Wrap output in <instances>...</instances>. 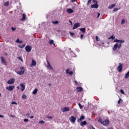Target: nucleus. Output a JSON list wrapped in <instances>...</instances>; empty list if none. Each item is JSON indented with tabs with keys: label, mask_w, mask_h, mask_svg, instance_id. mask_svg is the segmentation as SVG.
I'll use <instances>...</instances> for the list:
<instances>
[{
	"label": "nucleus",
	"mask_w": 129,
	"mask_h": 129,
	"mask_svg": "<svg viewBox=\"0 0 129 129\" xmlns=\"http://www.w3.org/2000/svg\"><path fill=\"white\" fill-rule=\"evenodd\" d=\"M98 122H100L101 124H103L104 126H107L108 124H109V119H105L103 121V119H102L101 117H99L98 119Z\"/></svg>",
	"instance_id": "f257e3e1"
},
{
	"label": "nucleus",
	"mask_w": 129,
	"mask_h": 129,
	"mask_svg": "<svg viewBox=\"0 0 129 129\" xmlns=\"http://www.w3.org/2000/svg\"><path fill=\"white\" fill-rule=\"evenodd\" d=\"M20 71H18L17 72V74L19 75H23L25 73V69L24 67H21L20 68Z\"/></svg>",
	"instance_id": "f03ea898"
},
{
	"label": "nucleus",
	"mask_w": 129,
	"mask_h": 129,
	"mask_svg": "<svg viewBox=\"0 0 129 129\" xmlns=\"http://www.w3.org/2000/svg\"><path fill=\"white\" fill-rule=\"evenodd\" d=\"M0 59L1 60V63H2V64H4V65H5V66H7V65H8V63H7V61H6L5 57H4L3 56H1L0 57Z\"/></svg>",
	"instance_id": "7ed1b4c3"
},
{
	"label": "nucleus",
	"mask_w": 129,
	"mask_h": 129,
	"mask_svg": "<svg viewBox=\"0 0 129 129\" xmlns=\"http://www.w3.org/2000/svg\"><path fill=\"white\" fill-rule=\"evenodd\" d=\"M25 50L28 52L29 53L31 51H32V46L30 45H27L25 48Z\"/></svg>",
	"instance_id": "20e7f679"
},
{
	"label": "nucleus",
	"mask_w": 129,
	"mask_h": 129,
	"mask_svg": "<svg viewBox=\"0 0 129 129\" xmlns=\"http://www.w3.org/2000/svg\"><path fill=\"white\" fill-rule=\"evenodd\" d=\"M61 110L62 112H66L67 111H69L70 110V108H69V107H64L62 108Z\"/></svg>",
	"instance_id": "39448f33"
},
{
	"label": "nucleus",
	"mask_w": 129,
	"mask_h": 129,
	"mask_svg": "<svg viewBox=\"0 0 129 129\" xmlns=\"http://www.w3.org/2000/svg\"><path fill=\"white\" fill-rule=\"evenodd\" d=\"M117 70L118 72L122 71V64L121 63H119V66L117 68Z\"/></svg>",
	"instance_id": "423d86ee"
},
{
	"label": "nucleus",
	"mask_w": 129,
	"mask_h": 129,
	"mask_svg": "<svg viewBox=\"0 0 129 129\" xmlns=\"http://www.w3.org/2000/svg\"><path fill=\"white\" fill-rule=\"evenodd\" d=\"M71 122H73V123H74L76 121V118L74 117V116H72L70 118Z\"/></svg>",
	"instance_id": "0eeeda50"
},
{
	"label": "nucleus",
	"mask_w": 129,
	"mask_h": 129,
	"mask_svg": "<svg viewBox=\"0 0 129 129\" xmlns=\"http://www.w3.org/2000/svg\"><path fill=\"white\" fill-rule=\"evenodd\" d=\"M15 88V86H10L9 87H6V89H8L9 91H13Z\"/></svg>",
	"instance_id": "6e6552de"
},
{
	"label": "nucleus",
	"mask_w": 129,
	"mask_h": 129,
	"mask_svg": "<svg viewBox=\"0 0 129 129\" xmlns=\"http://www.w3.org/2000/svg\"><path fill=\"white\" fill-rule=\"evenodd\" d=\"M78 27H80V23H75L74 25V27H73V30H75V29H77Z\"/></svg>",
	"instance_id": "1a4fd4ad"
},
{
	"label": "nucleus",
	"mask_w": 129,
	"mask_h": 129,
	"mask_svg": "<svg viewBox=\"0 0 129 129\" xmlns=\"http://www.w3.org/2000/svg\"><path fill=\"white\" fill-rule=\"evenodd\" d=\"M15 82V79H10L7 82L8 84H13Z\"/></svg>",
	"instance_id": "9d476101"
},
{
	"label": "nucleus",
	"mask_w": 129,
	"mask_h": 129,
	"mask_svg": "<svg viewBox=\"0 0 129 129\" xmlns=\"http://www.w3.org/2000/svg\"><path fill=\"white\" fill-rule=\"evenodd\" d=\"M20 86L21 87V91H24L25 90V89L26 88V87H25V84L21 83L20 84Z\"/></svg>",
	"instance_id": "9b49d317"
},
{
	"label": "nucleus",
	"mask_w": 129,
	"mask_h": 129,
	"mask_svg": "<svg viewBox=\"0 0 129 129\" xmlns=\"http://www.w3.org/2000/svg\"><path fill=\"white\" fill-rule=\"evenodd\" d=\"M84 119H85L84 116H81L80 118L78 119V122H80V121H82Z\"/></svg>",
	"instance_id": "f8f14e48"
},
{
	"label": "nucleus",
	"mask_w": 129,
	"mask_h": 129,
	"mask_svg": "<svg viewBox=\"0 0 129 129\" xmlns=\"http://www.w3.org/2000/svg\"><path fill=\"white\" fill-rule=\"evenodd\" d=\"M118 47V43H116L113 47V51H116Z\"/></svg>",
	"instance_id": "ddd939ff"
},
{
	"label": "nucleus",
	"mask_w": 129,
	"mask_h": 129,
	"mask_svg": "<svg viewBox=\"0 0 129 129\" xmlns=\"http://www.w3.org/2000/svg\"><path fill=\"white\" fill-rule=\"evenodd\" d=\"M47 64H48V66H47L48 69H49V70H53V68H52V66H51V64H50V62H49L48 61H47Z\"/></svg>",
	"instance_id": "4468645a"
},
{
	"label": "nucleus",
	"mask_w": 129,
	"mask_h": 129,
	"mask_svg": "<svg viewBox=\"0 0 129 129\" xmlns=\"http://www.w3.org/2000/svg\"><path fill=\"white\" fill-rule=\"evenodd\" d=\"M80 31H81V32H82L83 34H84V33H86V28H80Z\"/></svg>",
	"instance_id": "2eb2a0df"
},
{
	"label": "nucleus",
	"mask_w": 129,
	"mask_h": 129,
	"mask_svg": "<svg viewBox=\"0 0 129 129\" xmlns=\"http://www.w3.org/2000/svg\"><path fill=\"white\" fill-rule=\"evenodd\" d=\"M92 9H98V5L97 4H94L91 6Z\"/></svg>",
	"instance_id": "dca6fc26"
},
{
	"label": "nucleus",
	"mask_w": 129,
	"mask_h": 129,
	"mask_svg": "<svg viewBox=\"0 0 129 129\" xmlns=\"http://www.w3.org/2000/svg\"><path fill=\"white\" fill-rule=\"evenodd\" d=\"M67 12L68 13V14H72L74 12V11L71 9H69L67 10Z\"/></svg>",
	"instance_id": "f3484780"
},
{
	"label": "nucleus",
	"mask_w": 129,
	"mask_h": 129,
	"mask_svg": "<svg viewBox=\"0 0 129 129\" xmlns=\"http://www.w3.org/2000/svg\"><path fill=\"white\" fill-rule=\"evenodd\" d=\"M69 69H67L66 71V73H68V74H69L70 75H72L73 74V72L72 71H70L69 72Z\"/></svg>",
	"instance_id": "a211bd4d"
},
{
	"label": "nucleus",
	"mask_w": 129,
	"mask_h": 129,
	"mask_svg": "<svg viewBox=\"0 0 129 129\" xmlns=\"http://www.w3.org/2000/svg\"><path fill=\"white\" fill-rule=\"evenodd\" d=\"M21 21H26V14H22V18L20 19Z\"/></svg>",
	"instance_id": "6ab92c4d"
},
{
	"label": "nucleus",
	"mask_w": 129,
	"mask_h": 129,
	"mask_svg": "<svg viewBox=\"0 0 129 129\" xmlns=\"http://www.w3.org/2000/svg\"><path fill=\"white\" fill-rule=\"evenodd\" d=\"M77 90L78 92H81L83 90V89H82V87H78L77 88Z\"/></svg>",
	"instance_id": "aec40b11"
},
{
	"label": "nucleus",
	"mask_w": 129,
	"mask_h": 129,
	"mask_svg": "<svg viewBox=\"0 0 129 129\" xmlns=\"http://www.w3.org/2000/svg\"><path fill=\"white\" fill-rule=\"evenodd\" d=\"M31 65L32 66H36V65H37V62H36L34 59H32Z\"/></svg>",
	"instance_id": "412c9836"
},
{
	"label": "nucleus",
	"mask_w": 129,
	"mask_h": 129,
	"mask_svg": "<svg viewBox=\"0 0 129 129\" xmlns=\"http://www.w3.org/2000/svg\"><path fill=\"white\" fill-rule=\"evenodd\" d=\"M86 124H87V122H86V121H85V120L84 121L81 122V125L82 126H83L84 125H86Z\"/></svg>",
	"instance_id": "4be33fe9"
},
{
	"label": "nucleus",
	"mask_w": 129,
	"mask_h": 129,
	"mask_svg": "<svg viewBox=\"0 0 129 129\" xmlns=\"http://www.w3.org/2000/svg\"><path fill=\"white\" fill-rule=\"evenodd\" d=\"M115 7V4H112L111 6H109L108 8L110 10H111V9H113V8H114Z\"/></svg>",
	"instance_id": "5701e85b"
},
{
	"label": "nucleus",
	"mask_w": 129,
	"mask_h": 129,
	"mask_svg": "<svg viewBox=\"0 0 129 129\" xmlns=\"http://www.w3.org/2000/svg\"><path fill=\"white\" fill-rule=\"evenodd\" d=\"M16 43H18L19 44H22V43H23V41L22 40H20V39L19 38H18L16 40Z\"/></svg>",
	"instance_id": "b1692460"
},
{
	"label": "nucleus",
	"mask_w": 129,
	"mask_h": 129,
	"mask_svg": "<svg viewBox=\"0 0 129 129\" xmlns=\"http://www.w3.org/2000/svg\"><path fill=\"white\" fill-rule=\"evenodd\" d=\"M37 92H38V89H35L32 92V94H37Z\"/></svg>",
	"instance_id": "393cba45"
},
{
	"label": "nucleus",
	"mask_w": 129,
	"mask_h": 129,
	"mask_svg": "<svg viewBox=\"0 0 129 129\" xmlns=\"http://www.w3.org/2000/svg\"><path fill=\"white\" fill-rule=\"evenodd\" d=\"M110 39H111L112 40H114V39H115V36H114L113 35L108 38L109 40H110Z\"/></svg>",
	"instance_id": "a878e982"
},
{
	"label": "nucleus",
	"mask_w": 129,
	"mask_h": 129,
	"mask_svg": "<svg viewBox=\"0 0 129 129\" xmlns=\"http://www.w3.org/2000/svg\"><path fill=\"white\" fill-rule=\"evenodd\" d=\"M10 5V3L9 2H7L4 4V6L5 7H9V5Z\"/></svg>",
	"instance_id": "bb28decb"
},
{
	"label": "nucleus",
	"mask_w": 129,
	"mask_h": 129,
	"mask_svg": "<svg viewBox=\"0 0 129 129\" xmlns=\"http://www.w3.org/2000/svg\"><path fill=\"white\" fill-rule=\"evenodd\" d=\"M125 41L122 40H118V43H120V44H121L122 43H124Z\"/></svg>",
	"instance_id": "cd10ccee"
},
{
	"label": "nucleus",
	"mask_w": 129,
	"mask_h": 129,
	"mask_svg": "<svg viewBox=\"0 0 129 129\" xmlns=\"http://www.w3.org/2000/svg\"><path fill=\"white\" fill-rule=\"evenodd\" d=\"M26 46V44H23V45H19L18 47L19 48H25Z\"/></svg>",
	"instance_id": "c85d7f7f"
},
{
	"label": "nucleus",
	"mask_w": 129,
	"mask_h": 129,
	"mask_svg": "<svg viewBox=\"0 0 129 129\" xmlns=\"http://www.w3.org/2000/svg\"><path fill=\"white\" fill-rule=\"evenodd\" d=\"M52 24H54V25H57L59 24V22L58 21H52Z\"/></svg>",
	"instance_id": "c756f323"
},
{
	"label": "nucleus",
	"mask_w": 129,
	"mask_h": 129,
	"mask_svg": "<svg viewBox=\"0 0 129 129\" xmlns=\"http://www.w3.org/2000/svg\"><path fill=\"white\" fill-rule=\"evenodd\" d=\"M78 105H79L80 109H82V108H83V106L81 105V104L80 103H79L78 104Z\"/></svg>",
	"instance_id": "7c9ffc66"
},
{
	"label": "nucleus",
	"mask_w": 129,
	"mask_h": 129,
	"mask_svg": "<svg viewBox=\"0 0 129 129\" xmlns=\"http://www.w3.org/2000/svg\"><path fill=\"white\" fill-rule=\"evenodd\" d=\"M91 1L92 0H88V2L87 3V6H89V5H90V3H91Z\"/></svg>",
	"instance_id": "2f4dec72"
},
{
	"label": "nucleus",
	"mask_w": 129,
	"mask_h": 129,
	"mask_svg": "<svg viewBox=\"0 0 129 129\" xmlns=\"http://www.w3.org/2000/svg\"><path fill=\"white\" fill-rule=\"evenodd\" d=\"M124 23H125V20H124V19H122L121 25H123V24H124Z\"/></svg>",
	"instance_id": "473e14b6"
},
{
	"label": "nucleus",
	"mask_w": 129,
	"mask_h": 129,
	"mask_svg": "<svg viewBox=\"0 0 129 129\" xmlns=\"http://www.w3.org/2000/svg\"><path fill=\"white\" fill-rule=\"evenodd\" d=\"M84 37V34H81V35H80L81 40H82V39H83Z\"/></svg>",
	"instance_id": "72a5a7b5"
},
{
	"label": "nucleus",
	"mask_w": 129,
	"mask_h": 129,
	"mask_svg": "<svg viewBox=\"0 0 129 129\" xmlns=\"http://www.w3.org/2000/svg\"><path fill=\"white\" fill-rule=\"evenodd\" d=\"M22 98L23 99H27V96L26 95H22Z\"/></svg>",
	"instance_id": "f704fd0d"
},
{
	"label": "nucleus",
	"mask_w": 129,
	"mask_h": 129,
	"mask_svg": "<svg viewBox=\"0 0 129 129\" xmlns=\"http://www.w3.org/2000/svg\"><path fill=\"white\" fill-rule=\"evenodd\" d=\"M11 104H16V105H18V103L16 101H13L12 102Z\"/></svg>",
	"instance_id": "c9c22d12"
},
{
	"label": "nucleus",
	"mask_w": 129,
	"mask_h": 129,
	"mask_svg": "<svg viewBox=\"0 0 129 129\" xmlns=\"http://www.w3.org/2000/svg\"><path fill=\"white\" fill-rule=\"evenodd\" d=\"M118 10H119V9H118L117 8H114L113 12H117V11H118Z\"/></svg>",
	"instance_id": "e433bc0d"
},
{
	"label": "nucleus",
	"mask_w": 129,
	"mask_h": 129,
	"mask_svg": "<svg viewBox=\"0 0 129 129\" xmlns=\"http://www.w3.org/2000/svg\"><path fill=\"white\" fill-rule=\"evenodd\" d=\"M39 123L43 124V123H45V121H44L43 120H40L39 121Z\"/></svg>",
	"instance_id": "4c0bfd02"
},
{
	"label": "nucleus",
	"mask_w": 129,
	"mask_h": 129,
	"mask_svg": "<svg viewBox=\"0 0 129 129\" xmlns=\"http://www.w3.org/2000/svg\"><path fill=\"white\" fill-rule=\"evenodd\" d=\"M96 41H97V42H98V41H99V38L97 36H96Z\"/></svg>",
	"instance_id": "58836bf2"
},
{
	"label": "nucleus",
	"mask_w": 129,
	"mask_h": 129,
	"mask_svg": "<svg viewBox=\"0 0 129 129\" xmlns=\"http://www.w3.org/2000/svg\"><path fill=\"white\" fill-rule=\"evenodd\" d=\"M114 43H118V39H115L114 40Z\"/></svg>",
	"instance_id": "ea45409f"
},
{
	"label": "nucleus",
	"mask_w": 129,
	"mask_h": 129,
	"mask_svg": "<svg viewBox=\"0 0 129 129\" xmlns=\"http://www.w3.org/2000/svg\"><path fill=\"white\" fill-rule=\"evenodd\" d=\"M120 92L122 93V94H124V92L123 91V90L121 89L120 90Z\"/></svg>",
	"instance_id": "a19ab883"
},
{
	"label": "nucleus",
	"mask_w": 129,
	"mask_h": 129,
	"mask_svg": "<svg viewBox=\"0 0 129 129\" xmlns=\"http://www.w3.org/2000/svg\"><path fill=\"white\" fill-rule=\"evenodd\" d=\"M50 44H52L54 43V40H51L49 42Z\"/></svg>",
	"instance_id": "79ce46f5"
},
{
	"label": "nucleus",
	"mask_w": 129,
	"mask_h": 129,
	"mask_svg": "<svg viewBox=\"0 0 129 129\" xmlns=\"http://www.w3.org/2000/svg\"><path fill=\"white\" fill-rule=\"evenodd\" d=\"M24 121H25V122H28V121H29V119L25 118L24 119Z\"/></svg>",
	"instance_id": "37998d69"
},
{
	"label": "nucleus",
	"mask_w": 129,
	"mask_h": 129,
	"mask_svg": "<svg viewBox=\"0 0 129 129\" xmlns=\"http://www.w3.org/2000/svg\"><path fill=\"white\" fill-rule=\"evenodd\" d=\"M70 34L71 36H74V35H75L74 32H70Z\"/></svg>",
	"instance_id": "c03bdc74"
},
{
	"label": "nucleus",
	"mask_w": 129,
	"mask_h": 129,
	"mask_svg": "<svg viewBox=\"0 0 129 129\" xmlns=\"http://www.w3.org/2000/svg\"><path fill=\"white\" fill-rule=\"evenodd\" d=\"M121 47V43H120L119 45H118V49H119V48H120Z\"/></svg>",
	"instance_id": "a18cd8bd"
},
{
	"label": "nucleus",
	"mask_w": 129,
	"mask_h": 129,
	"mask_svg": "<svg viewBox=\"0 0 129 129\" xmlns=\"http://www.w3.org/2000/svg\"><path fill=\"white\" fill-rule=\"evenodd\" d=\"M93 2L94 4H97V1H96V0H93Z\"/></svg>",
	"instance_id": "49530a36"
},
{
	"label": "nucleus",
	"mask_w": 129,
	"mask_h": 129,
	"mask_svg": "<svg viewBox=\"0 0 129 129\" xmlns=\"http://www.w3.org/2000/svg\"><path fill=\"white\" fill-rule=\"evenodd\" d=\"M120 100H121V99L119 98V100L118 101V104H120Z\"/></svg>",
	"instance_id": "de8ad7c7"
},
{
	"label": "nucleus",
	"mask_w": 129,
	"mask_h": 129,
	"mask_svg": "<svg viewBox=\"0 0 129 129\" xmlns=\"http://www.w3.org/2000/svg\"><path fill=\"white\" fill-rule=\"evenodd\" d=\"M46 117L47 118H50V119H52V118H53V117L52 116H47Z\"/></svg>",
	"instance_id": "09e8293b"
},
{
	"label": "nucleus",
	"mask_w": 129,
	"mask_h": 129,
	"mask_svg": "<svg viewBox=\"0 0 129 129\" xmlns=\"http://www.w3.org/2000/svg\"><path fill=\"white\" fill-rule=\"evenodd\" d=\"M12 30L13 31H16V28L12 27Z\"/></svg>",
	"instance_id": "8fccbe9b"
},
{
	"label": "nucleus",
	"mask_w": 129,
	"mask_h": 129,
	"mask_svg": "<svg viewBox=\"0 0 129 129\" xmlns=\"http://www.w3.org/2000/svg\"><path fill=\"white\" fill-rule=\"evenodd\" d=\"M100 16V13H98V16H97V18H99Z\"/></svg>",
	"instance_id": "3c124183"
},
{
	"label": "nucleus",
	"mask_w": 129,
	"mask_h": 129,
	"mask_svg": "<svg viewBox=\"0 0 129 129\" xmlns=\"http://www.w3.org/2000/svg\"><path fill=\"white\" fill-rule=\"evenodd\" d=\"M74 82L76 83V85L78 84V83L77 82V81H75Z\"/></svg>",
	"instance_id": "603ef678"
},
{
	"label": "nucleus",
	"mask_w": 129,
	"mask_h": 129,
	"mask_svg": "<svg viewBox=\"0 0 129 129\" xmlns=\"http://www.w3.org/2000/svg\"><path fill=\"white\" fill-rule=\"evenodd\" d=\"M19 60H21L23 61V59H22V57H19Z\"/></svg>",
	"instance_id": "864d4df0"
},
{
	"label": "nucleus",
	"mask_w": 129,
	"mask_h": 129,
	"mask_svg": "<svg viewBox=\"0 0 129 129\" xmlns=\"http://www.w3.org/2000/svg\"><path fill=\"white\" fill-rule=\"evenodd\" d=\"M76 0H72V3H75Z\"/></svg>",
	"instance_id": "5fc2aeb1"
},
{
	"label": "nucleus",
	"mask_w": 129,
	"mask_h": 129,
	"mask_svg": "<svg viewBox=\"0 0 129 129\" xmlns=\"http://www.w3.org/2000/svg\"><path fill=\"white\" fill-rule=\"evenodd\" d=\"M0 117H2V118L4 117V115L0 114Z\"/></svg>",
	"instance_id": "6e6d98bb"
},
{
	"label": "nucleus",
	"mask_w": 129,
	"mask_h": 129,
	"mask_svg": "<svg viewBox=\"0 0 129 129\" xmlns=\"http://www.w3.org/2000/svg\"><path fill=\"white\" fill-rule=\"evenodd\" d=\"M30 118H34V116H30Z\"/></svg>",
	"instance_id": "4d7b16f0"
},
{
	"label": "nucleus",
	"mask_w": 129,
	"mask_h": 129,
	"mask_svg": "<svg viewBox=\"0 0 129 129\" xmlns=\"http://www.w3.org/2000/svg\"><path fill=\"white\" fill-rule=\"evenodd\" d=\"M18 89H20V88L19 87V86L17 87Z\"/></svg>",
	"instance_id": "13d9d810"
},
{
	"label": "nucleus",
	"mask_w": 129,
	"mask_h": 129,
	"mask_svg": "<svg viewBox=\"0 0 129 129\" xmlns=\"http://www.w3.org/2000/svg\"><path fill=\"white\" fill-rule=\"evenodd\" d=\"M1 96H2V94L1 93H0V97H1Z\"/></svg>",
	"instance_id": "bf43d9fd"
},
{
	"label": "nucleus",
	"mask_w": 129,
	"mask_h": 129,
	"mask_svg": "<svg viewBox=\"0 0 129 129\" xmlns=\"http://www.w3.org/2000/svg\"><path fill=\"white\" fill-rule=\"evenodd\" d=\"M29 115V113L27 114V115Z\"/></svg>",
	"instance_id": "052dcab7"
},
{
	"label": "nucleus",
	"mask_w": 129,
	"mask_h": 129,
	"mask_svg": "<svg viewBox=\"0 0 129 129\" xmlns=\"http://www.w3.org/2000/svg\"><path fill=\"white\" fill-rule=\"evenodd\" d=\"M70 23H72V22H71V21H70Z\"/></svg>",
	"instance_id": "680f3d73"
},
{
	"label": "nucleus",
	"mask_w": 129,
	"mask_h": 129,
	"mask_svg": "<svg viewBox=\"0 0 129 129\" xmlns=\"http://www.w3.org/2000/svg\"><path fill=\"white\" fill-rule=\"evenodd\" d=\"M102 44H104L103 42H102Z\"/></svg>",
	"instance_id": "e2e57ef3"
},
{
	"label": "nucleus",
	"mask_w": 129,
	"mask_h": 129,
	"mask_svg": "<svg viewBox=\"0 0 129 129\" xmlns=\"http://www.w3.org/2000/svg\"><path fill=\"white\" fill-rule=\"evenodd\" d=\"M11 116H13V115H11Z\"/></svg>",
	"instance_id": "0e129e2a"
},
{
	"label": "nucleus",
	"mask_w": 129,
	"mask_h": 129,
	"mask_svg": "<svg viewBox=\"0 0 129 129\" xmlns=\"http://www.w3.org/2000/svg\"><path fill=\"white\" fill-rule=\"evenodd\" d=\"M49 85H51V84H49Z\"/></svg>",
	"instance_id": "69168bd1"
}]
</instances>
